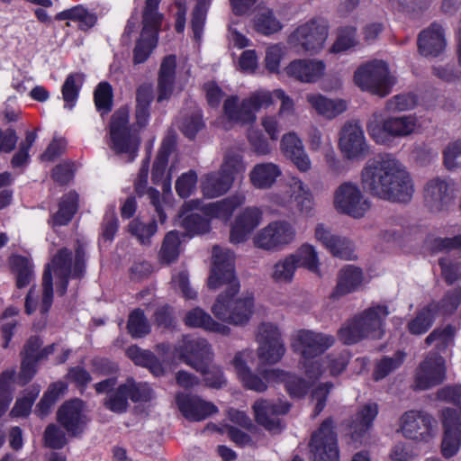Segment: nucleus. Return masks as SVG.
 I'll return each instance as SVG.
<instances>
[{
    "label": "nucleus",
    "instance_id": "nucleus-2",
    "mask_svg": "<svg viewBox=\"0 0 461 461\" xmlns=\"http://www.w3.org/2000/svg\"><path fill=\"white\" fill-rule=\"evenodd\" d=\"M361 184L372 195L391 202H409L414 194L409 172L392 155L368 159L361 171Z\"/></svg>",
    "mask_w": 461,
    "mask_h": 461
},
{
    "label": "nucleus",
    "instance_id": "nucleus-17",
    "mask_svg": "<svg viewBox=\"0 0 461 461\" xmlns=\"http://www.w3.org/2000/svg\"><path fill=\"white\" fill-rule=\"evenodd\" d=\"M257 355L263 364H276L285 353V347L278 327L271 322H262L256 336Z\"/></svg>",
    "mask_w": 461,
    "mask_h": 461
},
{
    "label": "nucleus",
    "instance_id": "nucleus-28",
    "mask_svg": "<svg viewBox=\"0 0 461 461\" xmlns=\"http://www.w3.org/2000/svg\"><path fill=\"white\" fill-rule=\"evenodd\" d=\"M56 419L71 438L81 437L90 421L83 405H60Z\"/></svg>",
    "mask_w": 461,
    "mask_h": 461
},
{
    "label": "nucleus",
    "instance_id": "nucleus-57",
    "mask_svg": "<svg viewBox=\"0 0 461 461\" xmlns=\"http://www.w3.org/2000/svg\"><path fill=\"white\" fill-rule=\"evenodd\" d=\"M348 359L349 354L347 351H342L337 354L332 353L323 358H320V362L322 363L324 374L329 370L331 375H338L346 368Z\"/></svg>",
    "mask_w": 461,
    "mask_h": 461
},
{
    "label": "nucleus",
    "instance_id": "nucleus-26",
    "mask_svg": "<svg viewBox=\"0 0 461 461\" xmlns=\"http://www.w3.org/2000/svg\"><path fill=\"white\" fill-rule=\"evenodd\" d=\"M425 205L433 212L447 210L453 200L452 184L442 177L429 180L423 190Z\"/></svg>",
    "mask_w": 461,
    "mask_h": 461
},
{
    "label": "nucleus",
    "instance_id": "nucleus-45",
    "mask_svg": "<svg viewBox=\"0 0 461 461\" xmlns=\"http://www.w3.org/2000/svg\"><path fill=\"white\" fill-rule=\"evenodd\" d=\"M297 268L294 259L288 254L274 263L269 276L276 284H290L294 280Z\"/></svg>",
    "mask_w": 461,
    "mask_h": 461
},
{
    "label": "nucleus",
    "instance_id": "nucleus-39",
    "mask_svg": "<svg viewBox=\"0 0 461 461\" xmlns=\"http://www.w3.org/2000/svg\"><path fill=\"white\" fill-rule=\"evenodd\" d=\"M185 324L191 328H202L206 331L227 336L230 328L223 323L213 320L212 316L201 308H194L189 311L185 319Z\"/></svg>",
    "mask_w": 461,
    "mask_h": 461
},
{
    "label": "nucleus",
    "instance_id": "nucleus-58",
    "mask_svg": "<svg viewBox=\"0 0 461 461\" xmlns=\"http://www.w3.org/2000/svg\"><path fill=\"white\" fill-rule=\"evenodd\" d=\"M357 44L356 29L345 27L339 31L337 40L330 49V53L339 54L353 48Z\"/></svg>",
    "mask_w": 461,
    "mask_h": 461
},
{
    "label": "nucleus",
    "instance_id": "nucleus-40",
    "mask_svg": "<svg viewBox=\"0 0 461 461\" xmlns=\"http://www.w3.org/2000/svg\"><path fill=\"white\" fill-rule=\"evenodd\" d=\"M363 279V272L359 267L352 265L344 267L339 272L331 297L338 298L357 291L362 285Z\"/></svg>",
    "mask_w": 461,
    "mask_h": 461
},
{
    "label": "nucleus",
    "instance_id": "nucleus-48",
    "mask_svg": "<svg viewBox=\"0 0 461 461\" xmlns=\"http://www.w3.org/2000/svg\"><path fill=\"white\" fill-rule=\"evenodd\" d=\"M254 29L264 35H270L279 32L283 25L277 20L272 10L266 7L258 8L253 17Z\"/></svg>",
    "mask_w": 461,
    "mask_h": 461
},
{
    "label": "nucleus",
    "instance_id": "nucleus-12",
    "mask_svg": "<svg viewBox=\"0 0 461 461\" xmlns=\"http://www.w3.org/2000/svg\"><path fill=\"white\" fill-rule=\"evenodd\" d=\"M287 193L272 192L268 201L273 206L288 208L294 202L298 212L306 217L315 213V199L311 188L299 177L293 176L287 184Z\"/></svg>",
    "mask_w": 461,
    "mask_h": 461
},
{
    "label": "nucleus",
    "instance_id": "nucleus-60",
    "mask_svg": "<svg viewBox=\"0 0 461 461\" xmlns=\"http://www.w3.org/2000/svg\"><path fill=\"white\" fill-rule=\"evenodd\" d=\"M417 105V97L414 94H399L390 98L385 104V110L390 113H398L411 110Z\"/></svg>",
    "mask_w": 461,
    "mask_h": 461
},
{
    "label": "nucleus",
    "instance_id": "nucleus-51",
    "mask_svg": "<svg viewBox=\"0 0 461 461\" xmlns=\"http://www.w3.org/2000/svg\"><path fill=\"white\" fill-rule=\"evenodd\" d=\"M316 380L309 379V382H306L300 376L286 373L284 371V375L282 378H278L277 382H282L285 384V387L288 394L293 399L300 400L302 399L309 391L310 382L313 383Z\"/></svg>",
    "mask_w": 461,
    "mask_h": 461
},
{
    "label": "nucleus",
    "instance_id": "nucleus-15",
    "mask_svg": "<svg viewBox=\"0 0 461 461\" xmlns=\"http://www.w3.org/2000/svg\"><path fill=\"white\" fill-rule=\"evenodd\" d=\"M295 226L286 220H276L257 232L253 238L255 247L267 251H279L296 240Z\"/></svg>",
    "mask_w": 461,
    "mask_h": 461
},
{
    "label": "nucleus",
    "instance_id": "nucleus-38",
    "mask_svg": "<svg viewBox=\"0 0 461 461\" xmlns=\"http://www.w3.org/2000/svg\"><path fill=\"white\" fill-rule=\"evenodd\" d=\"M149 175V159L143 161L142 166L135 180V190L140 195L147 194L151 204L154 206L156 212L159 218V221L164 223L167 215L164 212L165 197H160L159 192L152 187L147 188V181Z\"/></svg>",
    "mask_w": 461,
    "mask_h": 461
},
{
    "label": "nucleus",
    "instance_id": "nucleus-47",
    "mask_svg": "<svg viewBox=\"0 0 461 461\" xmlns=\"http://www.w3.org/2000/svg\"><path fill=\"white\" fill-rule=\"evenodd\" d=\"M56 19L60 21L68 20L70 22L76 23L79 29L84 31L92 28L97 21L96 15L94 13L89 12L82 5H77L71 9L59 13L56 15Z\"/></svg>",
    "mask_w": 461,
    "mask_h": 461
},
{
    "label": "nucleus",
    "instance_id": "nucleus-13",
    "mask_svg": "<svg viewBox=\"0 0 461 461\" xmlns=\"http://www.w3.org/2000/svg\"><path fill=\"white\" fill-rule=\"evenodd\" d=\"M354 80L363 91L381 97L389 95L395 84V77L382 60H374L358 68Z\"/></svg>",
    "mask_w": 461,
    "mask_h": 461
},
{
    "label": "nucleus",
    "instance_id": "nucleus-50",
    "mask_svg": "<svg viewBox=\"0 0 461 461\" xmlns=\"http://www.w3.org/2000/svg\"><path fill=\"white\" fill-rule=\"evenodd\" d=\"M180 234L176 230H171L164 238L158 258L161 263L170 264L175 261L180 253Z\"/></svg>",
    "mask_w": 461,
    "mask_h": 461
},
{
    "label": "nucleus",
    "instance_id": "nucleus-54",
    "mask_svg": "<svg viewBox=\"0 0 461 461\" xmlns=\"http://www.w3.org/2000/svg\"><path fill=\"white\" fill-rule=\"evenodd\" d=\"M13 270L16 273V285L19 288L27 286L32 278L31 262L23 257L14 256L10 260Z\"/></svg>",
    "mask_w": 461,
    "mask_h": 461
},
{
    "label": "nucleus",
    "instance_id": "nucleus-5",
    "mask_svg": "<svg viewBox=\"0 0 461 461\" xmlns=\"http://www.w3.org/2000/svg\"><path fill=\"white\" fill-rule=\"evenodd\" d=\"M335 343L334 336L312 330L301 329L294 332L291 346L301 356L300 367L308 379L319 380L324 369L318 356L323 354Z\"/></svg>",
    "mask_w": 461,
    "mask_h": 461
},
{
    "label": "nucleus",
    "instance_id": "nucleus-59",
    "mask_svg": "<svg viewBox=\"0 0 461 461\" xmlns=\"http://www.w3.org/2000/svg\"><path fill=\"white\" fill-rule=\"evenodd\" d=\"M128 330L133 338H141L150 331V326L143 312L134 310L129 316Z\"/></svg>",
    "mask_w": 461,
    "mask_h": 461
},
{
    "label": "nucleus",
    "instance_id": "nucleus-16",
    "mask_svg": "<svg viewBox=\"0 0 461 461\" xmlns=\"http://www.w3.org/2000/svg\"><path fill=\"white\" fill-rule=\"evenodd\" d=\"M460 304L461 288H458L447 293L440 303H430L421 309L408 323L409 331L414 335L425 333L431 327L437 315H450Z\"/></svg>",
    "mask_w": 461,
    "mask_h": 461
},
{
    "label": "nucleus",
    "instance_id": "nucleus-7",
    "mask_svg": "<svg viewBox=\"0 0 461 461\" xmlns=\"http://www.w3.org/2000/svg\"><path fill=\"white\" fill-rule=\"evenodd\" d=\"M254 359L253 349L246 348L238 351L234 355L231 366L238 379L245 388L257 393H263L267 389L269 384L277 382L278 378L283 377L284 371L278 368L258 366L256 372H253L249 364L253 363Z\"/></svg>",
    "mask_w": 461,
    "mask_h": 461
},
{
    "label": "nucleus",
    "instance_id": "nucleus-19",
    "mask_svg": "<svg viewBox=\"0 0 461 461\" xmlns=\"http://www.w3.org/2000/svg\"><path fill=\"white\" fill-rule=\"evenodd\" d=\"M437 420L422 411H409L401 417V431L406 438L428 442L436 435Z\"/></svg>",
    "mask_w": 461,
    "mask_h": 461
},
{
    "label": "nucleus",
    "instance_id": "nucleus-25",
    "mask_svg": "<svg viewBox=\"0 0 461 461\" xmlns=\"http://www.w3.org/2000/svg\"><path fill=\"white\" fill-rule=\"evenodd\" d=\"M176 140L173 136L166 137L160 146L153 164L151 177L156 185H161L165 195L171 194L172 172L176 169L174 163L167 170L168 158L175 151Z\"/></svg>",
    "mask_w": 461,
    "mask_h": 461
},
{
    "label": "nucleus",
    "instance_id": "nucleus-18",
    "mask_svg": "<svg viewBox=\"0 0 461 461\" xmlns=\"http://www.w3.org/2000/svg\"><path fill=\"white\" fill-rule=\"evenodd\" d=\"M333 204L339 212L355 219L364 217L371 207L359 187L350 182L343 183L336 189Z\"/></svg>",
    "mask_w": 461,
    "mask_h": 461
},
{
    "label": "nucleus",
    "instance_id": "nucleus-41",
    "mask_svg": "<svg viewBox=\"0 0 461 461\" xmlns=\"http://www.w3.org/2000/svg\"><path fill=\"white\" fill-rule=\"evenodd\" d=\"M290 405H253L255 420L267 430L279 429V415L289 411Z\"/></svg>",
    "mask_w": 461,
    "mask_h": 461
},
{
    "label": "nucleus",
    "instance_id": "nucleus-32",
    "mask_svg": "<svg viewBox=\"0 0 461 461\" xmlns=\"http://www.w3.org/2000/svg\"><path fill=\"white\" fill-rule=\"evenodd\" d=\"M262 211L258 207L245 208L235 219L231 227L230 240L232 243H240L260 224Z\"/></svg>",
    "mask_w": 461,
    "mask_h": 461
},
{
    "label": "nucleus",
    "instance_id": "nucleus-24",
    "mask_svg": "<svg viewBox=\"0 0 461 461\" xmlns=\"http://www.w3.org/2000/svg\"><path fill=\"white\" fill-rule=\"evenodd\" d=\"M446 361L437 353L430 352L418 366L414 385L417 389L427 390L441 384L446 379Z\"/></svg>",
    "mask_w": 461,
    "mask_h": 461
},
{
    "label": "nucleus",
    "instance_id": "nucleus-61",
    "mask_svg": "<svg viewBox=\"0 0 461 461\" xmlns=\"http://www.w3.org/2000/svg\"><path fill=\"white\" fill-rule=\"evenodd\" d=\"M405 354L402 351H397L392 357H385L381 359L375 367L374 375L375 380H380L385 377L393 370L397 369L402 363Z\"/></svg>",
    "mask_w": 461,
    "mask_h": 461
},
{
    "label": "nucleus",
    "instance_id": "nucleus-3",
    "mask_svg": "<svg viewBox=\"0 0 461 461\" xmlns=\"http://www.w3.org/2000/svg\"><path fill=\"white\" fill-rule=\"evenodd\" d=\"M84 270V251L78 248L75 259L72 260V254L67 249H62L47 264L42 279V295L38 304V294L32 288L25 300V312L32 314L39 307L41 314H46L53 300V285L55 282L57 293L63 295L67 291L69 277H79Z\"/></svg>",
    "mask_w": 461,
    "mask_h": 461
},
{
    "label": "nucleus",
    "instance_id": "nucleus-14",
    "mask_svg": "<svg viewBox=\"0 0 461 461\" xmlns=\"http://www.w3.org/2000/svg\"><path fill=\"white\" fill-rule=\"evenodd\" d=\"M420 129L419 119L415 114L391 116L378 122L377 115L370 120L367 130L373 140L379 144H385L390 137L404 138L417 133Z\"/></svg>",
    "mask_w": 461,
    "mask_h": 461
},
{
    "label": "nucleus",
    "instance_id": "nucleus-43",
    "mask_svg": "<svg viewBox=\"0 0 461 461\" xmlns=\"http://www.w3.org/2000/svg\"><path fill=\"white\" fill-rule=\"evenodd\" d=\"M290 256L294 259L297 267H303L312 273L321 276L320 259L316 248L310 243H303Z\"/></svg>",
    "mask_w": 461,
    "mask_h": 461
},
{
    "label": "nucleus",
    "instance_id": "nucleus-49",
    "mask_svg": "<svg viewBox=\"0 0 461 461\" xmlns=\"http://www.w3.org/2000/svg\"><path fill=\"white\" fill-rule=\"evenodd\" d=\"M78 195L75 192L67 194L59 203V211L51 217L53 226L68 224L77 209Z\"/></svg>",
    "mask_w": 461,
    "mask_h": 461
},
{
    "label": "nucleus",
    "instance_id": "nucleus-27",
    "mask_svg": "<svg viewBox=\"0 0 461 461\" xmlns=\"http://www.w3.org/2000/svg\"><path fill=\"white\" fill-rule=\"evenodd\" d=\"M314 239L333 256L346 260L355 258L354 245L347 238L332 232L326 224L320 222L314 227Z\"/></svg>",
    "mask_w": 461,
    "mask_h": 461
},
{
    "label": "nucleus",
    "instance_id": "nucleus-55",
    "mask_svg": "<svg viewBox=\"0 0 461 461\" xmlns=\"http://www.w3.org/2000/svg\"><path fill=\"white\" fill-rule=\"evenodd\" d=\"M176 408L190 421H201L218 412L216 405H176Z\"/></svg>",
    "mask_w": 461,
    "mask_h": 461
},
{
    "label": "nucleus",
    "instance_id": "nucleus-10",
    "mask_svg": "<svg viewBox=\"0 0 461 461\" xmlns=\"http://www.w3.org/2000/svg\"><path fill=\"white\" fill-rule=\"evenodd\" d=\"M329 37V26L320 18H312L300 23L288 36L289 48L297 53L318 54L325 47Z\"/></svg>",
    "mask_w": 461,
    "mask_h": 461
},
{
    "label": "nucleus",
    "instance_id": "nucleus-23",
    "mask_svg": "<svg viewBox=\"0 0 461 461\" xmlns=\"http://www.w3.org/2000/svg\"><path fill=\"white\" fill-rule=\"evenodd\" d=\"M178 357L196 371L212 361V352L206 339L184 336L175 348Z\"/></svg>",
    "mask_w": 461,
    "mask_h": 461
},
{
    "label": "nucleus",
    "instance_id": "nucleus-33",
    "mask_svg": "<svg viewBox=\"0 0 461 461\" xmlns=\"http://www.w3.org/2000/svg\"><path fill=\"white\" fill-rule=\"evenodd\" d=\"M447 45L443 28L437 23L423 30L418 38L419 52L425 57H438Z\"/></svg>",
    "mask_w": 461,
    "mask_h": 461
},
{
    "label": "nucleus",
    "instance_id": "nucleus-53",
    "mask_svg": "<svg viewBox=\"0 0 461 461\" xmlns=\"http://www.w3.org/2000/svg\"><path fill=\"white\" fill-rule=\"evenodd\" d=\"M456 329L447 325L442 329L434 330L425 339L427 346L435 343L438 351H444L454 343Z\"/></svg>",
    "mask_w": 461,
    "mask_h": 461
},
{
    "label": "nucleus",
    "instance_id": "nucleus-22",
    "mask_svg": "<svg viewBox=\"0 0 461 461\" xmlns=\"http://www.w3.org/2000/svg\"><path fill=\"white\" fill-rule=\"evenodd\" d=\"M341 154L348 160L360 161L369 154V145L357 122H347L341 129L339 140Z\"/></svg>",
    "mask_w": 461,
    "mask_h": 461
},
{
    "label": "nucleus",
    "instance_id": "nucleus-56",
    "mask_svg": "<svg viewBox=\"0 0 461 461\" xmlns=\"http://www.w3.org/2000/svg\"><path fill=\"white\" fill-rule=\"evenodd\" d=\"M196 5L192 15V30L194 38L199 41L203 36V26L205 23L207 10L212 0H195Z\"/></svg>",
    "mask_w": 461,
    "mask_h": 461
},
{
    "label": "nucleus",
    "instance_id": "nucleus-64",
    "mask_svg": "<svg viewBox=\"0 0 461 461\" xmlns=\"http://www.w3.org/2000/svg\"><path fill=\"white\" fill-rule=\"evenodd\" d=\"M43 439L45 445L52 449H61L68 444L66 432L55 423H50L46 427Z\"/></svg>",
    "mask_w": 461,
    "mask_h": 461
},
{
    "label": "nucleus",
    "instance_id": "nucleus-11",
    "mask_svg": "<svg viewBox=\"0 0 461 461\" xmlns=\"http://www.w3.org/2000/svg\"><path fill=\"white\" fill-rule=\"evenodd\" d=\"M160 0H146L142 13V30L133 50L134 64L144 63L157 46L163 14L158 11Z\"/></svg>",
    "mask_w": 461,
    "mask_h": 461
},
{
    "label": "nucleus",
    "instance_id": "nucleus-4",
    "mask_svg": "<svg viewBox=\"0 0 461 461\" xmlns=\"http://www.w3.org/2000/svg\"><path fill=\"white\" fill-rule=\"evenodd\" d=\"M245 195L236 194L218 202L203 205L199 199L185 202L181 207L177 224L190 234H203L210 230L211 219L227 221L233 212L245 203Z\"/></svg>",
    "mask_w": 461,
    "mask_h": 461
},
{
    "label": "nucleus",
    "instance_id": "nucleus-9",
    "mask_svg": "<svg viewBox=\"0 0 461 461\" xmlns=\"http://www.w3.org/2000/svg\"><path fill=\"white\" fill-rule=\"evenodd\" d=\"M140 142V137L129 124V111L126 108L116 111L109 125V148L122 159L131 162L137 156Z\"/></svg>",
    "mask_w": 461,
    "mask_h": 461
},
{
    "label": "nucleus",
    "instance_id": "nucleus-31",
    "mask_svg": "<svg viewBox=\"0 0 461 461\" xmlns=\"http://www.w3.org/2000/svg\"><path fill=\"white\" fill-rule=\"evenodd\" d=\"M280 150L301 173H307L312 169V160L296 132L289 131L282 136Z\"/></svg>",
    "mask_w": 461,
    "mask_h": 461
},
{
    "label": "nucleus",
    "instance_id": "nucleus-42",
    "mask_svg": "<svg viewBox=\"0 0 461 461\" xmlns=\"http://www.w3.org/2000/svg\"><path fill=\"white\" fill-rule=\"evenodd\" d=\"M377 414V405H364L350 424L351 438L356 441L361 439L372 427Z\"/></svg>",
    "mask_w": 461,
    "mask_h": 461
},
{
    "label": "nucleus",
    "instance_id": "nucleus-29",
    "mask_svg": "<svg viewBox=\"0 0 461 461\" xmlns=\"http://www.w3.org/2000/svg\"><path fill=\"white\" fill-rule=\"evenodd\" d=\"M41 344L39 337H31L24 345L20 372V379L24 383L35 375L38 361L52 354L56 348V344H51L40 350Z\"/></svg>",
    "mask_w": 461,
    "mask_h": 461
},
{
    "label": "nucleus",
    "instance_id": "nucleus-37",
    "mask_svg": "<svg viewBox=\"0 0 461 461\" xmlns=\"http://www.w3.org/2000/svg\"><path fill=\"white\" fill-rule=\"evenodd\" d=\"M305 98L311 109L326 119H333L347 109V103L344 100L330 99L320 93H309Z\"/></svg>",
    "mask_w": 461,
    "mask_h": 461
},
{
    "label": "nucleus",
    "instance_id": "nucleus-6",
    "mask_svg": "<svg viewBox=\"0 0 461 461\" xmlns=\"http://www.w3.org/2000/svg\"><path fill=\"white\" fill-rule=\"evenodd\" d=\"M388 314L384 305L369 307L342 325L338 332L339 340L352 345L365 339H380L384 335V321Z\"/></svg>",
    "mask_w": 461,
    "mask_h": 461
},
{
    "label": "nucleus",
    "instance_id": "nucleus-52",
    "mask_svg": "<svg viewBox=\"0 0 461 461\" xmlns=\"http://www.w3.org/2000/svg\"><path fill=\"white\" fill-rule=\"evenodd\" d=\"M82 80L81 74H70L66 78L61 89L65 108L71 110L76 105Z\"/></svg>",
    "mask_w": 461,
    "mask_h": 461
},
{
    "label": "nucleus",
    "instance_id": "nucleus-30",
    "mask_svg": "<svg viewBox=\"0 0 461 461\" xmlns=\"http://www.w3.org/2000/svg\"><path fill=\"white\" fill-rule=\"evenodd\" d=\"M325 70L324 61L317 59H297L285 68L287 77L305 84L319 81L324 76Z\"/></svg>",
    "mask_w": 461,
    "mask_h": 461
},
{
    "label": "nucleus",
    "instance_id": "nucleus-8",
    "mask_svg": "<svg viewBox=\"0 0 461 461\" xmlns=\"http://www.w3.org/2000/svg\"><path fill=\"white\" fill-rule=\"evenodd\" d=\"M275 103V90L260 88L252 92L247 98L239 103V97L231 95L224 101L225 117L232 122L251 124L257 120V112L268 108Z\"/></svg>",
    "mask_w": 461,
    "mask_h": 461
},
{
    "label": "nucleus",
    "instance_id": "nucleus-44",
    "mask_svg": "<svg viewBox=\"0 0 461 461\" xmlns=\"http://www.w3.org/2000/svg\"><path fill=\"white\" fill-rule=\"evenodd\" d=\"M117 395L118 401L116 403H127L128 401L133 402L143 401L146 402L153 399V391L148 384L136 385L133 382L129 381L118 388Z\"/></svg>",
    "mask_w": 461,
    "mask_h": 461
},
{
    "label": "nucleus",
    "instance_id": "nucleus-34",
    "mask_svg": "<svg viewBox=\"0 0 461 461\" xmlns=\"http://www.w3.org/2000/svg\"><path fill=\"white\" fill-rule=\"evenodd\" d=\"M281 176L280 166L274 162L257 163L249 174L250 184L259 190L270 189Z\"/></svg>",
    "mask_w": 461,
    "mask_h": 461
},
{
    "label": "nucleus",
    "instance_id": "nucleus-1",
    "mask_svg": "<svg viewBox=\"0 0 461 461\" xmlns=\"http://www.w3.org/2000/svg\"><path fill=\"white\" fill-rule=\"evenodd\" d=\"M212 259L208 287L212 290L223 288L211 308L212 314L223 322L245 325L254 312V297L249 293L240 294V285L234 272V254L229 249L214 246Z\"/></svg>",
    "mask_w": 461,
    "mask_h": 461
},
{
    "label": "nucleus",
    "instance_id": "nucleus-35",
    "mask_svg": "<svg viewBox=\"0 0 461 461\" xmlns=\"http://www.w3.org/2000/svg\"><path fill=\"white\" fill-rule=\"evenodd\" d=\"M234 176L221 169L203 176L201 190L206 198H216L225 194L233 185Z\"/></svg>",
    "mask_w": 461,
    "mask_h": 461
},
{
    "label": "nucleus",
    "instance_id": "nucleus-21",
    "mask_svg": "<svg viewBox=\"0 0 461 461\" xmlns=\"http://www.w3.org/2000/svg\"><path fill=\"white\" fill-rule=\"evenodd\" d=\"M310 447L313 461H339L337 434L330 419H326L312 434Z\"/></svg>",
    "mask_w": 461,
    "mask_h": 461
},
{
    "label": "nucleus",
    "instance_id": "nucleus-46",
    "mask_svg": "<svg viewBox=\"0 0 461 461\" xmlns=\"http://www.w3.org/2000/svg\"><path fill=\"white\" fill-rule=\"evenodd\" d=\"M153 100V87L150 84L141 85L136 94V122L140 127L148 124L149 106Z\"/></svg>",
    "mask_w": 461,
    "mask_h": 461
},
{
    "label": "nucleus",
    "instance_id": "nucleus-20",
    "mask_svg": "<svg viewBox=\"0 0 461 461\" xmlns=\"http://www.w3.org/2000/svg\"><path fill=\"white\" fill-rule=\"evenodd\" d=\"M442 438L440 452L445 458L453 457L461 447V409L447 407L441 411Z\"/></svg>",
    "mask_w": 461,
    "mask_h": 461
},
{
    "label": "nucleus",
    "instance_id": "nucleus-63",
    "mask_svg": "<svg viewBox=\"0 0 461 461\" xmlns=\"http://www.w3.org/2000/svg\"><path fill=\"white\" fill-rule=\"evenodd\" d=\"M96 109L101 113H107L112 108L113 91L111 86L106 82H101L94 93Z\"/></svg>",
    "mask_w": 461,
    "mask_h": 461
},
{
    "label": "nucleus",
    "instance_id": "nucleus-62",
    "mask_svg": "<svg viewBox=\"0 0 461 461\" xmlns=\"http://www.w3.org/2000/svg\"><path fill=\"white\" fill-rule=\"evenodd\" d=\"M198 176L194 170L183 173L176 181V192L181 198L191 196L197 186Z\"/></svg>",
    "mask_w": 461,
    "mask_h": 461
},
{
    "label": "nucleus",
    "instance_id": "nucleus-36",
    "mask_svg": "<svg viewBox=\"0 0 461 461\" xmlns=\"http://www.w3.org/2000/svg\"><path fill=\"white\" fill-rule=\"evenodd\" d=\"M176 58L175 55L165 57L160 64L158 77V101L167 100L176 89Z\"/></svg>",
    "mask_w": 461,
    "mask_h": 461
}]
</instances>
